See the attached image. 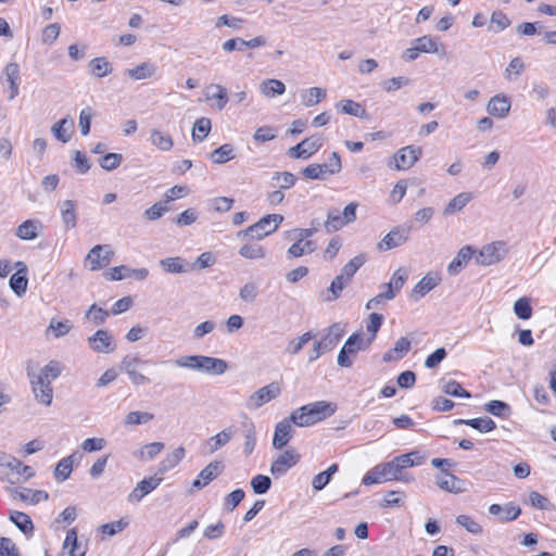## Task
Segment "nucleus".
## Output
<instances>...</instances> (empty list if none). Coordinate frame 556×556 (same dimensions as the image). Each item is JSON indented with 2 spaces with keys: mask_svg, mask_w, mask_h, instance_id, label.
I'll return each instance as SVG.
<instances>
[{
  "mask_svg": "<svg viewBox=\"0 0 556 556\" xmlns=\"http://www.w3.org/2000/svg\"><path fill=\"white\" fill-rule=\"evenodd\" d=\"M282 222V215L268 214L247 229L238 231L237 237L240 240H262L275 232Z\"/></svg>",
  "mask_w": 556,
  "mask_h": 556,
  "instance_id": "nucleus-3",
  "label": "nucleus"
},
{
  "mask_svg": "<svg viewBox=\"0 0 556 556\" xmlns=\"http://www.w3.org/2000/svg\"><path fill=\"white\" fill-rule=\"evenodd\" d=\"M371 344V340H364L362 332H355L351 334L338 355V365L344 368H349L353 364L351 355H355L358 351L366 350Z\"/></svg>",
  "mask_w": 556,
  "mask_h": 556,
  "instance_id": "nucleus-4",
  "label": "nucleus"
},
{
  "mask_svg": "<svg viewBox=\"0 0 556 556\" xmlns=\"http://www.w3.org/2000/svg\"><path fill=\"white\" fill-rule=\"evenodd\" d=\"M2 467L12 471L7 478V481L11 484L21 482V477H23V481H26L35 476V470L30 466L24 465L16 457L9 454H5Z\"/></svg>",
  "mask_w": 556,
  "mask_h": 556,
  "instance_id": "nucleus-10",
  "label": "nucleus"
},
{
  "mask_svg": "<svg viewBox=\"0 0 556 556\" xmlns=\"http://www.w3.org/2000/svg\"><path fill=\"white\" fill-rule=\"evenodd\" d=\"M356 202L349 203L341 212L338 208L329 210L327 219L325 222V228L328 232L338 231L346 224H350L356 219Z\"/></svg>",
  "mask_w": 556,
  "mask_h": 556,
  "instance_id": "nucleus-6",
  "label": "nucleus"
},
{
  "mask_svg": "<svg viewBox=\"0 0 556 556\" xmlns=\"http://www.w3.org/2000/svg\"><path fill=\"white\" fill-rule=\"evenodd\" d=\"M26 375L29 379V384L35 400L39 404L50 406L53 400V387L52 384L35 377V368L31 361L27 362Z\"/></svg>",
  "mask_w": 556,
  "mask_h": 556,
  "instance_id": "nucleus-5",
  "label": "nucleus"
},
{
  "mask_svg": "<svg viewBox=\"0 0 556 556\" xmlns=\"http://www.w3.org/2000/svg\"><path fill=\"white\" fill-rule=\"evenodd\" d=\"M108 317L109 312L97 306V304H92L85 314V318L91 320L94 326L104 324Z\"/></svg>",
  "mask_w": 556,
  "mask_h": 556,
  "instance_id": "nucleus-61",
  "label": "nucleus"
},
{
  "mask_svg": "<svg viewBox=\"0 0 556 556\" xmlns=\"http://www.w3.org/2000/svg\"><path fill=\"white\" fill-rule=\"evenodd\" d=\"M4 75L10 87L9 99L13 100L18 96V79H20V66L17 63H9L4 67Z\"/></svg>",
  "mask_w": 556,
  "mask_h": 556,
  "instance_id": "nucleus-37",
  "label": "nucleus"
},
{
  "mask_svg": "<svg viewBox=\"0 0 556 556\" xmlns=\"http://www.w3.org/2000/svg\"><path fill=\"white\" fill-rule=\"evenodd\" d=\"M164 448V443L162 442H152L143 445L140 451L135 453L134 455L141 460H152L156 457Z\"/></svg>",
  "mask_w": 556,
  "mask_h": 556,
  "instance_id": "nucleus-52",
  "label": "nucleus"
},
{
  "mask_svg": "<svg viewBox=\"0 0 556 556\" xmlns=\"http://www.w3.org/2000/svg\"><path fill=\"white\" fill-rule=\"evenodd\" d=\"M299 460L300 455L293 448H288L271 463L270 473L275 478H280Z\"/></svg>",
  "mask_w": 556,
  "mask_h": 556,
  "instance_id": "nucleus-11",
  "label": "nucleus"
},
{
  "mask_svg": "<svg viewBox=\"0 0 556 556\" xmlns=\"http://www.w3.org/2000/svg\"><path fill=\"white\" fill-rule=\"evenodd\" d=\"M185 455L186 450L184 446H178L173 452L167 453L159 465L157 473L163 476L175 468L184 459Z\"/></svg>",
  "mask_w": 556,
  "mask_h": 556,
  "instance_id": "nucleus-28",
  "label": "nucleus"
},
{
  "mask_svg": "<svg viewBox=\"0 0 556 556\" xmlns=\"http://www.w3.org/2000/svg\"><path fill=\"white\" fill-rule=\"evenodd\" d=\"M87 341L89 348L97 353L108 354L115 349L112 336L104 329L97 330Z\"/></svg>",
  "mask_w": 556,
  "mask_h": 556,
  "instance_id": "nucleus-14",
  "label": "nucleus"
},
{
  "mask_svg": "<svg viewBox=\"0 0 556 556\" xmlns=\"http://www.w3.org/2000/svg\"><path fill=\"white\" fill-rule=\"evenodd\" d=\"M261 92L268 98L281 96L286 92V86L279 79H266L261 84Z\"/></svg>",
  "mask_w": 556,
  "mask_h": 556,
  "instance_id": "nucleus-48",
  "label": "nucleus"
},
{
  "mask_svg": "<svg viewBox=\"0 0 556 556\" xmlns=\"http://www.w3.org/2000/svg\"><path fill=\"white\" fill-rule=\"evenodd\" d=\"M523 70V61L519 56H516L509 62L504 74L507 80H515L519 77Z\"/></svg>",
  "mask_w": 556,
  "mask_h": 556,
  "instance_id": "nucleus-64",
  "label": "nucleus"
},
{
  "mask_svg": "<svg viewBox=\"0 0 556 556\" xmlns=\"http://www.w3.org/2000/svg\"><path fill=\"white\" fill-rule=\"evenodd\" d=\"M293 421L291 420V415L288 418H285L283 420L279 421L276 425L275 433L273 438V446L275 448H282L288 444V442L293 437V428H292Z\"/></svg>",
  "mask_w": 556,
  "mask_h": 556,
  "instance_id": "nucleus-17",
  "label": "nucleus"
},
{
  "mask_svg": "<svg viewBox=\"0 0 556 556\" xmlns=\"http://www.w3.org/2000/svg\"><path fill=\"white\" fill-rule=\"evenodd\" d=\"M223 468L224 465L220 462H211L200 471L198 478L192 483L193 488L198 490L203 489L222 473Z\"/></svg>",
  "mask_w": 556,
  "mask_h": 556,
  "instance_id": "nucleus-20",
  "label": "nucleus"
},
{
  "mask_svg": "<svg viewBox=\"0 0 556 556\" xmlns=\"http://www.w3.org/2000/svg\"><path fill=\"white\" fill-rule=\"evenodd\" d=\"M472 199L470 192H462L454 197L445 206L443 215H452L462 211Z\"/></svg>",
  "mask_w": 556,
  "mask_h": 556,
  "instance_id": "nucleus-44",
  "label": "nucleus"
},
{
  "mask_svg": "<svg viewBox=\"0 0 556 556\" xmlns=\"http://www.w3.org/2000/svg\"><path fill=\"white\" fill-rule=\"evenodd\" d=\"M10 288L12 291L17 295L21 296L26 292L28 279L24 274H22V270H18L17 273L13 274L10 278Z\"/></svg>",
  "mask_w": 556,
  "mask_h": 556,
  "instance_id": "nucleus-57",
  "label": "nucleus"
},
{
  "mask_svg": "<svg viewBox=\"0 0 556 556\" xmlns=\"http://www.w3.org/2000/svg\"><path fill=\"white\" fill-rule=\"evenodd\" d=\"M378 466L386 481L400 480L408 482L412 480L407 475H403L399 471L394 459L379 464Z\"/></svg>",
  "mask_w": 556,
  "mask_h": 556,
  "instance_id": "nucleus-41",
  "label": "nucleus"
},
{
  "mask_svg": "<svg viewBox=\"0 0 556 556\" xmlns=\"http://www.w3.org/2000/svg\"><path fill=\"white\" fill-rule=\"evenodd\" d=\"M113 252L108 245H94L88 253L86 262L90 265V270H98L102 265L111 262Z\"/></svg>",
  "mask_w": 556,
  "mask_h": 556,
  "instance_id": "nucleus-18",
  "label": "nucleus"
},
{
  "mask_svg": "<svg viewBox=\"0 0 556 556\" xmlns=\"http://www.w3.org/2000/svg\"><path fill=\"white\" fill-rule=\"evenodd\" d=\"M339 467L337 464L330 465L325 471L319 472L313 478L312 486L315 491L323 490L332 479L333 475L337 473Z\"/></svg>",
  "mask_w": 556,
  "mask_h": 556,
  "instance_id": "nucleus-47",
  "label": "nucleus"
},
{
  "mask_svg": "<svg viewBox=\"0 0 556 556\" xmlns=\"http://www.w3.org/2000/svg\"><path fill=\"white\" fill-rule=\"evenodd\" d=\"M435 483L441 490L450 493L458 494L464 491L462 486L463 481L446 470H442L441 473L437 476Z\"/></svg>",
  "mask_w": 556,
  "mask_h": 556,
  "instance_id": "nucleus-21",
  "label": "nucleus"
},
{
  "mask_svg": "<svg viewBox=\"0 0 556 556\" xmlns=\"http://www.w3.org/2000/svg\"><path fill=\"white\" fill-rule=\"evenodd\" d=\"M337 109H340L342 113L352 115L359 118H366L367 117V111L365 108L353 100H341L336 104Z\"/></svg>",
  "mask_w": 556,
  "mask_h": 556,
  "instance_id": "nucleus-45",
  "label": "nucleus"
},
{
  "mask_svg": "<svg viewBox=\"0 0 556 556\" xmlns=\"http://www.w3.org/2000/svg\"><path fill=\"white\" fill-rule=\"evenodd\" d=\"M9 519L27 538L33 535L34 523H33L30 517L27 514H25L23 511L12 510L10 513Z\"/></svg>",
  "mask_w": 556,
  "mask_h": 556,
  "instance_id": "nucleus-35",
  "label": "nucleus"
},
{
  "mask_svg": "<svg viewBox=\"0 0 556 556\" xmlns=\"http://www.w3.org/2000/svg\"><path fill=\"white\" fill-rule=\"evenodd\" d=\"M507 254L506 243L495 241L484 245L476 255V262L482 266H489L502 261Z\"/></svg>",
  "mask_w": 556,
  "mask_h": 556,
  "instance_id": "nucleus-9",
  "label": "nucleus"
},
{
  "mask_svg": "<svg viewBox=\"0 0 556 556\" xmlns=\"http://www.w3.org/2000/svg\"><path fill=\"white\" fill-rule=\"evenodd\" d=\"M239 255L248 260H260L265 257L266 251L257 243H245L239 249Z\"/></svg>",
  "mask_w": 556,
  "mask_h": 556,
  "instance_id": "nucleus-54",
  "label": "nucleus"
},
{
  "mask_svg": "<svg viewBox=\"0 0 556 556\" xmlns=\"http://www.w3.org/2000/svg\"><path fill=\"white\" fill-rule=\"evenodd\" d=\"M456 523L465 528L471 534H481L482 527L468 515H458L456 517Z\"/></svg>",
  "mask_w": 556,
  "mask_h": 556,
  "instance_id": "nucleus-63",
  "label": "nucleus"
},
{
  "mask_svg": "<svg viewBox=\"0 0 556 556\" xmlns=\"http://www.w3.org/2000/svg\"><path fill=\"white\" fill-rule=\"evenodd\" d=\"M457 424H465L482 433H488L496 428V424L490 417H478L472 419H458Z\"/></svg>",
  "mask_w": 556,
  "mask_h": 556,
  "instance_id": "nucleus-42",
  "label": "nucleus"
},
{
  "mask_svg": "<svg viewBox=\"0 0 556 556\" xmlns=\"http://www.w3.org/2000/svg\"><path fill=\"white\" fill-rule=\"evenodd\" d=\"M211 131V119L207 117L198 118L193 125L192 139L194 142H202Z\"/></svg>",
  "mask_w": 556,
  "mask_h": 556,
  "instance_id": "nucleus-51",
  "label": "nucleus"
},
{
  "mask_svg": "<svg viewBox=\"0 0 556 556\" xmlns=\"http://www.w3.org/2000/svg\"><path fill=\"white\" fill-rule=\"evenodd\" d=\"M160 266L166 273H170V274L186 273V271H188L190 269L189 265L187 264V262L184 258L179 257V256L167 257V258L161 260L160 261Z\"/></svg>",
  "mask_w": 556,
  "mask_h": 556,
  "instance_id": "nucleus-43",
  "label": "nucleus"
},
{
  "mask_svg": "<svg viewBox=\"0 0 556 556\" xmlns=\"http://www.w3.org/2000/svg\"><path fill=\"white\" fill-rule=\"evenodd\" d=\"M73 127L74 121L70 116H66L51 126V132L59 141L66 143L72 138Z\"/></svg>",
  "mask_w": 556,
  "mask_h": 556,
  "instance_id": "nucleus-30",
  "label": "nucleus"
},
{
  "mask_svg": "<svg viewBox=\"0 0 556 556\" xmlns=\"http://www.w3.org/2000/svg\"><path fill=\"white\" fill-rule=\"evenodd\" d=\"M475 251L470 245L463 247L457 255L453 258V261L447 266V271L450 275L458 274L464 266L471 260Z\"/></svg>",
  "mask_w": 556,
  "mask_h": 556,
  "instance_id": "nucleus-31",
  "label": "nucleus"
},
{
  "mask_svg": "<svg viewBox=\"0 0 556 556\" xmlns=\"http://www.w3.org/2000/svg\"><path fill=\"white\" fill-rule=\"evenodd\" d=\"M88 66L90 73L98 78H102L112 72L111 64L104 56L92 59Z\"/></svg>",
  "mask_w": 556,
  "mask_h": 556,
  "instance_id": "nucleus-49",
  "label": "nucleus"
},
{
  "mask_svg": "<svg viewBox=\"0 0 556 556\" xmlns=\"http://www.w3.org/2000/svg\"><path fill=\"white\" fill-rule=\"evenodd\" d=\"M510 110V100L506 96L496 94L492 97L486 105V111L496 117L504 118Z\"/></svg>",
  "mask_w": 556,
  "mask_h": 556,
  "instance_id": "nucleus-24",
  "label": "nucleus"
},
{
  "mask_svg": "<svg viewBox=\"0 0 556 556\" xmlns=\"http://www.w3.org/2000/svg\"><path fill=\"white\" fill-rule=\"evenodd\" d=\"M211 159L216 164H224L230 160H233L235 154L232 146L228 143L220 146L211 153Z\"/></svg>",
  "mask_w": 556,
  "mask_h": 556,
  "instance_id": "nucleus-56",
  "label": "nucleus"
},
{
  "mask_svg": "<svg viewBox=\"0 0 556 556\" xmlns=\"http://www.w3.org/2000/svg\"><path fill=\"white\" fill-rule=\"evenodd\" d=\"M242 428L244 437V454L249 456L253 453L256 445V429L253 421L247 416L242 421Z\"/></svg>",
  "mask_w": 556,
  "mask_h": 556,
  "instance_id": "nucleus-36",
  "label": "nucleus"
},
{
  "mask_svg": "<svg viewBox=\"0 0 556 556\" xmlns=\"http://www.w3.org/2000/svg\"><path fill=\"white\" fill-rule=\"evenodd\" d=\"M514 313L519 319L528 320L532 316V307L529 298H520L514 303Z\"/></svg>",
  "mask_w": 556,
  "mask_h": 556,
  "instance_id": "nucleus-59",
  "label": "nucleus"
},
{
  "mask_svg": "<svg viewBox=\"0 0 556 556\" xmlns=\"http://www.w3.org/2000/svg\"><path fill=\"white\" fill-rule=\"evenodd\" d=\"M63 548H68L70 556H85L87 553V545L78 542V534L75 528L67 531Z\"/></svg>",
  "mask_w": 556,
  "mask_h": 556,
  "instance_id": "nucleus-29",
  "label": "nucleus"
},
{
  "mask_svg": "<svg viewBox=\"0 0 556 556\" xmlns=\"http://www.w3.org/2000/svg\"><path fill=\"white\" fill-rule=\"evenodd\" d=\"M206 100H215L216 109L222 111L228 102V93L224 86L219 84H211L205 88Z\"/></svg>",
  "mask_w": 556,
  "mask_h": 556,
  "instance_id": "nucleus-32",
  "label": "nucleus"
},
{
  "mask_svg": "<svg viewBox=\"0 0 556 556\" xmlns=\"http://www.w3.org/2000/svg\"><path fill=\"white\" fill-rule=\"evenodd\" d=\"M72 327L73 326L70 320L61 321L56 320L55 318H52L50 320L47 332L52 331L55 338H61L66 336L71 331Z\"/></svg>",
  "mask_w": 556,
  "mask_h": 556,
  "instance_id": "nucleus-62",
  "label": "nucleus"
},
{
  "mask_svg": "<svg viewBox=\"0 0 556 556\" xmlns=\"http://www.w3.org/2000/svg\"><path fill=\"white\" fill-rule=\"evenodd\" d=\"M12 495L14 498L31 505L38 504L39 502L47 501L49 498V494L46 491L31 490L27 488L14 489L12 491Z\"/></svg>",
  "mask_w": 556,
  "mask_h": 556,
  "instance_id": "nucleus-27",
  "label": "nucleus"
},
{
  "mask_svg": "<svg viewBox=\"0 0 556 556\" xmlns=\"http://www.w3.org/2000/svg\"><path fill=\"white\" fill-rule=\"evenodd\" d=\"M60 207L62 223L66 230L73 229L77 225L76 204L72 200H64L58 203Z\"/></svg>",
  "mask_w": 556,
  "mask_h": 556,
  "instance_id": "nucleus-23",
  "label": "nucleus"
},
{
  "mask_svg": "<svg viewBox=\"0 0 556 556\" xmlns=\"http://www.w3.org/2000/svg\"><path fill=\"white\" fill-rule=\"evenodd\" d=\"M281 394V388L278 382H271L253 392L247 400L245 406L250 410H255L264 404L275 400Z\"/></svg>",
  "mask_w": 556,
  "mask_h": 556,
  "instance_id": "nucleus-7",
  "label": "nucleus"
},
{
  "mask_svg": "<svg viewBox=\"0 0 556 556\" xmlns=\"http://www.w3.org/2000/svg\"><path fill=\"white\" fill-rule=\"evenodd\" d=\"M315 336L313 334L312 331H307L302 336L290 340L286 346V352L290 355L299 354L300 351L304 348V345L307 344Z\"/></svg>",
  "mask_w": 556,
  "mask_h": 556,
  "instance_id": "nucleus-55",
  "label": "nucleus"
},
{
  "mask_svg": "<svg viewBox=\"0 0 556 556\" xmlns=\"http://www.w3.org/2000/svg\"><path fill=\"white\" fill-rule=\"evenodd\" d=\"M326 98V90L319 87L305 89L301 93L302 103L307 106H314Z\"/></svg>",
  "mask_w": 556,
  "mask_h": 556,
  "instance_id": "nucleus-46",
  "label": "nucleus"
},
{
  "mask_svg": "<svg viewBox=\"0 0 556 556\" xmlns=\"http://www.w3.org/2000/svg\"><path fill=\"white\" fill-rule=\"evenodd\" d=\"M157 66L152 62H143L134 68L126 70L125 74L135 80H142L154 76Z\"/></svg>",
  "mask_w": 556,
  "mask_h": 556,
  "instance_id": "nucleus-39",
  "label": "nucleus"
},
{
  "mask_svg": "<svg viewBox=\"0 0 556 556\" xmlns=\"http://www.w3.org/2000/svg\"><path fill=\"white\" fill-rule=\"evenodd\" d=\"M149 140L152 146L164 152L172 150L174 147L172 136L155 128L151 129Z\"/></svg>",
  "mask_w": 556,
  "mask_h": 556,
  "instance_id": "nucleus-40",
  "label": "nucleus"
},
{
  "mask_svg": "<svg viewBox=\"0 0 556 556\" xmlns=\"http://www.w3.org/2000/svg\"><path fill=\"white\" fill-rule=\"evenodd\" d=\"M343 332L344 330L341 324L334 323L325 330V333L318 342L326 352L331 351L341 339Z\"/></svg>",
  "mask_w": 556,
  "mask_h": 556,
  "instance_id": "nucleus-25",
  "label": "nucleus"
},
{
  "mask_svg": "<svg viewBox=\"0 0 556 556\" xmlns=\"http://www.w3.org/2000/svg\"><path fill=\"white\" fill-rule=\"evenodd\" d=\"M237 428L235 426H229L218 432L217 434L211 437L205 441V447L207 448V454H213L217 452L219 448L227 445L230 440L236 435Z\"/></svg>",
  "mask_w": 556,
  "mask_h": 556,
  "instance_id": "nucleus-19",
  "label": "nucleus"
},
{
  "mask_svg": "<svg viewBox=\"0 0 556 556\" xmlns=\"http://www.w3.org/2000/svg\"><path fill=\"white\" fill-rule=\"evenodd\" d=\"M416 455L417 453H408L394 457L393 459L399 471L402 472V470L405 468L420 465L424 460V457L418 456L416 458H413V456Z\"/></svg>",
  "mask_w": 556,
  "mask_h": 556,
  "instance_id": "nucleus-60",
  "label": "nucleus"
},
{
  "mask_svg": "<svg viewBox=\"0 0 556 556\" xmlns=\"http://www.w3.org/2000/svg\"><path fill=\"white\" fill-rule=\"evenodd\" d=\"M422 149L420 147L407 146L394 153L396 169L410 168L421 156Z\"/></svg>",
  "mask_w": 556,
  "mask_h": 556,
  "instance_id": "nucleus-13",
  "label": "nucleus"
},
{
  "mask_svg": "<svg viewBox=\"0 0 556 556\" xmlns=\"http://www.w3.org/2000/svg\"><path fill=\"white\" fill-rule=\"evenodd\" d=\"M414 43L417 45L418 49L422 53H435L440 55L445 54V49L442 45L439 43V39L431 36H421L414 40Z\"/></svg>",
  "mask_w": 556,
  "mask_h": 556,
  "instance_id": "nucleus-34",
  "label": "nucleus"
},
{
  "mask_svg": "<svg viewBox=\"0 0 556 556\" xmlns=\"http://www.w3.org/2000/svg\"><path fill=\"white\" fill-rule=\"evenodd\" d=\"M62 369V365L58 361H50L39 370V372L35 371V377L52 384V381L56 380L61 376Z\"/></svg>",
  "mask_w": 556,
  "mask_h": 556,
  "instance_id": "nucleus-38",
  "label": "nucleus"
},
{
  "mask_svg": "<svg viewBox=\"0 0 556 556\" xmlns=\"http://www.w3.org/2000/svg\"><path fill=\"white\" fill-rule=\"evenodd\" d=\"M337 404L328 401H316L303 405L291 413V420L299 427L313 426L332 416Z\"/></svg>",
  "mask_w": 556,
  "mask_h": 556,
  "instance_id": "nucleus-1",
  "label": "nucleus"
},
{
  "mask_svg": "<svg viewBox=\"0 0 556 556\" xmlns=\"http://www.w3.org/2000/svg\"><path fill=\"white\" fill-rule=\"evenodd\" d=\"M441 281V277L438 273L430 271L424 276L412 290L409 298L417 302L424 298L428 292L433 290Z\"/></svg>",
  "mask_w": 556,
  "mask_h": 556,
  "instance_id": "nucleus-16",
  "label": "nucleus"
},
{
  "mask_svg": "<svg viewBox=\"0 0 556 556\" xmlns=\"http://www.w3.org/2000/svg\"><path fill=\"white\" fill-rule=\"evenodd\" d=\"M174 364L177 367L188 368L213 376L223 375L228 368L226 361L204 355L180 356L174 361Z\"/></svg>",
  "mask_w": 556,
  "mask_h": 556,
  "instance_id": "nucleus-2",
  "label": "nucleus"
},
{
  "mask_svg": "<svg viewBox=\"0 0 556 556\" xmlns=\"http://www.w3.org/2000/svg\"><path fill=\"white\" fill-rule=\"evenodd\" d=\"M408 239V230L400 228L392 229L384 236L381 242L378 243V249L381 251L391 250L405 243Z\"/></svg>",
  "mask_w": 556,
  "mask_h": 556,
  "instance_id": "nucleus-22",
  "label": "nucleus"
},
{
  "mask_svg": "<svg viewBox=\"0 0 556 556\" xmlns=\"http://www.w3.org/2000/svg\"><path fill=\"white\" fill-rule=\"evenodd\" d=\"M37 222L27 219L23 222L15 231V235L22 240H33L38 237Z\"/></svg>",
  "mask_w": 556,
  "mask_h": 556,
  "instance_id": "nucleus-50",
  "label": "nucleus"
},
{
  "mask_svg": "<svg viewBox=\"0 0 556 556\" xmlns=\"http://www.w3.org/2000/svg\"><path fill=\"white\" fill-rule=\"evenodd\" d=\"M162 481L163 478L161 475L159 476V473L149 478H144L138 482L134 490L129 493L128 501L140 502L146 495L154 491Z\"/></svg>",
  "mask_w": 556,
  "mask_h": 556,
  "instance_id": "nucleus-15",
  "label": "nucleus"
},
{
  "mask_svg": "<svg viewBox=\"0 0 556 556\" xmlns=\"http://www.w3.org/2000/svg\"><path fill=\"white\" fill-rule=\"evenodd\" d=\"M154 418V415L148 412H130L124 419L125 426H139L149 422Z\"/></svg>",
  "mask_w": 556,
  "mask_h": 556,
  "instance_id": "nucleus-58",
  "label": "nucleus"
},
{
  "mask_svg": "<svg viewBox=\"0 0 556 556\" xmlns=\"http://www.w3.org/2000/svg\"><path fill=\"white\" fill-rule=\"evenodd\" d=\"M74 454L62 458L55 466L54 469V478L59 481H64L70 478L73 470V458Z\"/></svg>",
  "mask_w": 556,
  "mask_h": 556,
  "instance_id": "nucleus-53",
  "label": "nucleus"
},
{
  "mask_svg": "<svg viewBox=\"0 0 556 556\" xmlns=\"http://www.w3.org/2000/svg\"><path fill=\"white\" fill-rule=\"evenodd\" d=\"M323 146L319 137H309L288 150V155L292 159L306 160L316 153Z\"/></svg>",
  "mask_w": 556,
  "mask_h": 556,
  "instance_id": "nucleus-12",
  "label": "nucleus"
},
{
  "mask_svg": "<svg viewBox=\"0 0 556 556\" xmlns=\"http://www.w3.org/2000/svg\"><path fill=\"white\" fill-rule=\"evenodd\" d=\"M489 513L493 516H498L502 521L508 522L516 520L520 516L521 509L513 503L506 504L505 506L492 504L489 507Z\"/></svg>",
  "mask_w": 556,
  "mask_h": 556,
  "instance_id": "nucleus-26",
  "label": "nucleus"
},
{
  "mask_svg": "<svg viewBox=\"0 0 556 556\" xmlns=\"http://www.w3.org/2000/svg\"><path fill=\"white\" fill-rule=\"evenodd\" d=\"M148 363L149 361H143L137 355H126L121 362V370L128 375L132 384H147L150 383V379L140 374L139 368Z\"/></svg>",
  "mask_w": 556,
  "mask_h": 556,
  "instance_id": "nucleus-8",
  "label": "nucleus"
},
{
  "mask_svg": "<svg viewBox=\"0 0 556 556\" xmlns=\"http://www.w3.org/2000/svg\"><path fill=\"white\" fill-rule=\"evenodd\" d=\"M410 350V341L402 337L400 338L395 344L394 348L389 350L383 354V362H395L402 359Z\"/></svg>",
  "mask_w": 556,
  "mask_h": 556,
  "instance_id": "nucleus-33",
  "label": "nucleus"
}]
</instances>
